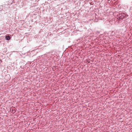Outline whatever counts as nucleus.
Listing matches in <instances>:
<instances>
[{
    "label": "nucleus",
    "mask_w": 132,
    "mask_h": 132,
    "mask_svg": "<svg viewBox=\"0 0 132 132\" xmlns=\"http://www.w3.org/2000/svg\"><path fill=\"white\" fill-rule=\"evenodd\" d=\"M6 39L7 40H9L10 38V36L9 35L7 36L6 37Z\"/></svg>",
    "instance_id": "1"
}]
</instances>
